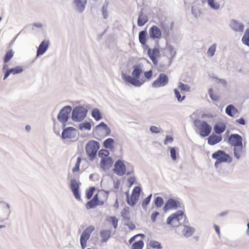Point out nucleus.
Here are the masks:
<instances>
[{"label":"nucleus","instance_id":"0e129e2a","mask_svg":"<svg viewBox=\"0 0 249 249\" xmlns=\"http://www.w3.org/2000/svg\"><path fill=\"white\" fill-rule=\"evenodd\" d=\"M112 224L114 228H116L117 227V224L118 220L115 217H112Z\"/></svg>","mask_w":249,"mask_h":249},{"label":"nucleus","instance_id":"5fc2aeb1","mask_svg":"<svg viewBox=\"0 0 249 249\" xmlns=\"http://www.w3.org/2000/svg\"><path fill=\"white\" fill-rule=\"evenodd\" d=\"M176 150L174 147H172L170 149V156L171 159L175 161L177 160V156H176Z\"/></svg>","mask_w":249,"mask_h":249},{"label":"nucleus","instance_id":"c85d7f7f","mask_svg":"<svg viewBox=\"0 0 249 249\" xmlns=\"http://www.w3.org/2000/svg\"><path fill=\"white\" fill-rule=\"evenodd\" d=\"M111 235V231L110 230H102L100 231V236L101 238V242L102 243L106 242L110 238Z\"/></svg>","mask_w":249,"mask_h":249},{"label":"nucleus","instance_id":"6ab92c4d","mask_svg":"<svg viewBox=\"0 0 249 249\" xmlns=\"http://www.w3.org/2000/svg\"><path fill=\"white\" fill-rule=\"evenodd\" d=\"M112 160L110 157L105 156L103 157L101 161V167L104 170H108L110 168L112 164Z\"/></svg>","mask_w":249,"mask_h":249},{"label":"nucleus","instance_id":"20e7f679","mask_svg":"<svg viewBox=\"0 0 249 249\" xmlns=\"http://www.w3.org/2000/svg\"><path fill=\"white\" fill-rule=\"evenodd\" d=\"M185 218L183 212L182 211H178L168 217L166 223L173 227H178L184 222Z\"/></svg>","mask_w":249,"mask_h":249},{"label":"nucleus","instance_id":"864d4df0","mask_svg":"<svg viewBox=\"0 0 249 249\" xmlns=\"http://www.w3.org/2000/svg\"><path fill=\"white\" fill-rule=\"evenodd\" d=\"M150 130L153 133H159L161 131V129L160 127L153 125L150 127Z\"/></svg>","mask_w":249,"mask_h":249},{"label":"nucleus","instance_id":"6e6552de","mask_svg":"<svg viewBox=\"0 0 249 249\" xmlns=\"http://www.w3.org/2000/svg\"><path fill=\"white\" fill-rule=\"evenodd\" d=\"M94 229V226H89L81 234L80 242L82 249H84L87 247V241L89 239L90 235Z\"/></svg>","mask_w":249,"mask_h":249},{"label":"nucleus","instance_id":"774afa93","mask_svg":"<svg viewBox=\"0 0 249 249\" xmlns=\"http://www.w3.org/2000/svg\"><path fill=\"white\" fill-rule=\"evenodd\" d=\"M213 228H214L215 231L218 234V235H219L220 234V228H219V226L216 224H214Z\"/></svg>","mask_w":249,"mask_h":249},{"label":"nucleus","instance_id":"a19ab883","mask_svg":"<svg viewBox=\"0 0 249 249\" xmlns=\"http://www.w3.org/2000/svg\"><path fill=\"white\" fill-rule=\"evenodd\" d=\"M149 245L153 249H161V246L160 245V244L156 241L151 240L150 241L149 243Z\"/></svg>","mask_w":249,"mask_h":249},{"label":"nucleus","instance_id":"0eeeda50","mask_svg":"<svg viewBox=\"0 0 249 249\" xmlns=\"http://www.w3.org/2000/svg\"><path fill=\"white\" fill-rule=\"evenodd\" d=\"M195 125L199 130V134L202 137L209 135L212 131L211 126L206 122L199 120L194 121Z\"/></svg>","mask_w":249,"mask_h":249},{"label":"nucleus","instance_id":"79ce46f5","mask_svg":"<svg viewBox=\"0 0 249 249\" xmlns=\"http://www.w3.org/2000/svg\"><path fill=\"white\" fill-rule=\"evenodd\" d=\"M178 87L179 89L184 91H189L191 89L188 85L184 84L182 82H179Z\"/></svg>","mask_w":249,"mask_h":249},{"label":"nucleus","instance_id":"ddd939ff","mask_svg":"<svg viewBox=\"0 0 249 249\" xmlns=\"http://www.w3.org/2000/svg\"><path fill=\"white\" fill-rule=\"evenodd\" d=\"M126 167L124 162L119 160L114 164V172L117 175L122 176L125 173Z\"/></svg>","mask_w":249,"mask_h":249},{"label":"nucleus","instance_id":"37998d69","mask_svg":"<svg viewBox=\"0 0 249 249\" xmlns=\"http://www.w3.org/2000/svg\"><path fill=\"white\" fill-rule=\"evenodd\" d=\"M166 49L170 53V57L171 59H173L176 54V52L174 50V47L172 45H168Z\"/></svg>","mask_w":249,"mask_h":249},{"label":"nucleus","instance_id":"a211bd4d","mask_svg":"<svg viewBox=\"0 0 249 249\" xmlns=\"http://www.w3.org/2000/svg\"><path fill=\"white\" fill-rule=\"evenodd\" d=\"M79 183L74 179H72L71 180V189L72 192L73 193L74 197L77 199H80V196L79 194Z\"/></svg>","mask_w":249,"mask_h":249},{"label":"nucleus","instance_id":"aec40b11","mask_svg":"<svg viewBox=\"0 0 249 249\" xmlns=\"http://www.w3.org/2000/svg\"><path fill=\"white\" fill-rule=\"evenodd\" d=\"M195 231L196 230L194 228L187 225L183 226L182 229V235L186 238H188L193 235Z\"/></svg>","mask_w":249,"mask_h":249},{"label":"nucleus","instance_id":"c756f323","mask_svg":"<svg viewBox=\"0 0 249 249\" xmlns=\"http://www.w3.org/2000/svg\"><path fill=\"white\" fill-rule=\"evenodd\" d=\"M213 129L216 134H221L226 129V125L223 123H219L215 124Z\"/></svg>","mask_w":249,"mask_h":249},{"label":"nucleus","instance_id":"8fccbe9b","mask_svg":"<svg viewBox=\"0 0 249 249\" xmlns=\"http://www.w3.org/2000/svg\"><path fill=\"white\" fill-rule=\"evenodd\" d=\"M107 4H105L102 7V15L105 19H106L108 17V10H107Z\"/></svg>","mask_w":249,"mask_h":249},{"label":"nucleus","instance_id":"338daca9","mask_svg":"<svg viewBox=\"0 0 249 249\" xmlns=\"http://www.w3.org/2000/svg\"><path fill=\"white\" fill-rule=\"evenodd\" d=\"M10 74H12V73L10 69L6 71L4 75L3 80H5Z\"/></svg>","mask_w":249,"mask_h":249},{"label":"nucleus","instance_id":"dca6fc26","mask_svg":"<svg viewBox=\"0 0 249 249\" xmlns=\"http://www.w3.org/2000/svg\"><path fill=\"white\" fill-rule=\"evenodd\" d=\"M10 213V206L9 204H6V206H3L0 208V219L1 221L7 220Z\"/></svg>","mask_w":249,"mask_h":249},{"label":"nucleus","instance_id":"4d7b16f0","mask_svg":"<svg viewBox=\"0 0 249 249\" xmlns=\"http://www.w3.org/2000/svg\"><path fill=\"white\" fill-rule=\"evenodd\" d=\"M141 188L139 186H136L132 191V194L140 196V193H141Z\"/></svg>","mask_w":249,"mask_h":249},{"label":"nucleus","instance_id":"13d9d810","mask_svg":"<svg viewBox=\"0 0 249 249\" xmlns=\"http://www.w3.org/2000/svg\"><path fill=\"white\" fill-rule=\"evenodd\" d=\"M95 190L94 187H91L87 193V197L88 199H90L93 196V192Z\"/></svg>","mask_w":249,"mask_h":249},{"label":"nucleus","instance_id":"58836bf2","mask_svg":"<svg viewBox=\"0 0 249 249\" xmlns=\"http://www.w3.org/2000/svg\"><path fill=\"white\" fill-rule=\"evenodd\" d=\"M79 128L81 130H90L91 128V126L89 122H84L79 124Z\"/></svg>","mask_w":249,"mask_h":249},{"label":"nucleus","instance_id":"ea45409f","mask_svg":"<svg viewBox=\"0 0 249 249\" xmlns=\"http://www.w3.org/2000/svg\"><path fill=\"white\" fill-rule=\"evenodd\" d=\"M154 203L157 209L160 208L163 204V200L161 197L158 196L155 198Z\"/></svg>","mask_w":249,"mask_h":249},{"label":"nucleus","instance_id":"bf43d9fd","mask_svg":"<svg viewBox=\"0 0 249 249\" xmlns=\"http://www.w3.org/2000/svg\"><path fill=\"white\" fill-rule=\"evenodd\" d=\"M173 141V138L172 137L169 135H167L166 136L165 139L164 140V144H167L168 143H171Z\"/></svg>","mask_w":249,"mask_h":249},{"label":"nucleus","instance_id":"4c0bfd02","mask_svg":"<svg viewBox=\"0 0 249 249\" xmlns=\"http://www.w3.org/2000/svg\"><path fill=\"white\" fill-rule=\"evenodd\" d=\"M216 44L215 43L213 44L211 46L207 51V55L210 57H212L214 56L215 52L216 51Z\"/></svg>","mask_w":249,"mask_h":249},{"label":"nucleus","instance_id":"5701e85b","mask_svg":"<svg viewBox=\"0 0 249 249\" xmlns=\"http://www.w3.org/2000/svg\"><path fill=\"white\" fill-rule=\"evenodd\" d=\"M243 146H235L232 149L233 155L236 160H239L243 154Z\"/></svg>","mask_w":249,"mask_h":249},{"label":"nucleus","instance_id":"e2e57ef3","mask_svg":"<svg viewBox=\"0 0 249 249\" xmlns=\"http://www.w3.org/2000/svg\"><path fill=\"white\" fill-rule=\"evenodd\" d=\"M43 27V24L41 23H35L33 24L32 30H34L35 28H42Z\"/></svg>","mask_w":249,"mask_h":249},{"label":"nucleus","instance_id":"2eb2a0df","mask_svg":"<svg viewBox=\"0 0 249 249\" xmlns=\"http://www.w3.org/2000/svg\"><path fill=\"white\" fill-rule=\"evenodd\" d=\"M230 26L235 32L242 33L244 29V25L238 20L231 19L230 21Z\"/></svg>","mask_w":249,"mask_h":249},{"label":"nucleus","instance_id":"7c9ffc66","mask_svg":"<svg viewBox=\"0 0 249 249\" xmlns=\"http://www.w3.org/2000/svg\"><path fill=\"white\" fill-rule=\"evenodd\" d=\"M225 111L228 115L233 117L238 112V110L233 105H230L226 107Z\"/></svg>","mask_w":249,"mask_h":249},{"label":"nucleus","instance_id":"1a4fd4ad","mask_svg":"<svg viewBox=\"0 0 249 249\" xmlns=\"http://www.w3.org/2000/svg\"><path fill=\"white\" fill-rule=\"evenodd\" d=\"M72 110L70 106L63 107L59 111L57 115L58 120L61 123L65 124L68 120L69 115Z\"/></svg>","mask_w":249,"mask_h":249},{"label":"nucleus","instance_id":"2f4dec72","mask_svg":"<svg viewBox=\"0 0 249 249\" xmlns=\"http://www.w3.org/2000/svg\"><path fill=\"white\" fill-rule=\"evenodd\" d=\"M139 40L141 44L145 45L146 41V32L145 30L142 31L139 34Z\"/></svg>","mask_w":249,"mask_h":249},{"label":"nucleus","instance_id":"9b49d317","mask_svg":"<svg viewBox=\"0 0 249 249\" xmlns=\"http://www.w3.org/2000/svg\"><path fill=\"white\" fill-rule=\"evenodd\" d=\"M147 53L148 56L152 60L153 64L155 66H157L158 64L157 58L159 57L160 55V50L156 47L151 49L149 47H148Z\"/></svg>","mask_w":249,"mask_h":249},{"label":"nucleus","instance_id":"c9c22d12","mask_svg":"<svg viewBox=\"0 0 249 249\" xmlns=\"http://www.w3.org/2000/svg\"><path fill=\"white\" fill-rule=\"evenodd\" d=\"M14 52L12 50L7 51L3 58L4 63H7L13 57Z\"/></svg>","mask_w":249,"mask_h":249},{"label":"nucleus","instance_id":"69168bd1","mask_svg":"<svg viewBox=\"0 0 249 249\" xmlns=\"http://www.w3.org/2000/svg\"><path fill=\"white\" fill-rule=\"evenodd\" d=\"M236 122L237 123L241 124L242 125H245L246 123L245 120L243 118H241L239 119L236 120Z\"/></svg>","mask_w":249,"mask_h":249},{"label":"nucleus","instance_id":"052dcab7","mask_svg":"<svg viewBox=\"0 0 249 249\" xmlns=\"http://www.w3.org/2000/svg\"><path fill=\"white\" fill-rule=\"evenodd\" d=\"M153 71L152 70H149L148 71L144 72V74L145 77L148 79H150L152 76Z\"/></svg>","mask_w":249,"mask_h":249},{"label":"nucleus","instance_id":"4be33fe9","mask_svg":"<svg viewBox=\"0 0 249 249\" xmlns=\"http://www.w3.org/2000/svg\"><path fill=\"white\" fill-rule=\"evenodd\" d=\"M178 207L177 201L173 198L169 199L165 203L163 209L164 212H167L171 209H176Z\"/></svg>","mask_w":249,"mask_h":249},{"label":"nucleus","instance_id":"c03bdc74","mask_svg":"<svg viewBox=\"0 0 249 249\" xmlns=\"http://www.w3.org/2000/svg\"><path fill=\"white\" fill-rule=\"evenodd\" d=\"M175 96L177 99L178 102H181L185 99V95L181 96L179 92L177 89H174V90Z\"/></svg>","mask_w":249,"mask_h":249},{"label":"nucleus","instance_id":"3c124183","mask_svg":"<svg viewBox=\"0 0 249 249\" xmlns=\"http://www.w3.org/2000/svg\"><path fill=\"white\" fill-rule=\"evenodd\" d=\"M97 204L98 203L94 200L92 199L87 203L86 207L88 209L94 208L97 205Z\"/></svg>","mask_w":249,"mask_h":249},{"label":"nucleus","instance_id":"72a5a7b5","mask_svg":"<svg viewBox=\"0 0 249 249\" xmlns=\"http://www.w3.org/2000/svg\"><path fill=\"white\" fill-rule=\"evenodd\" d=\"M243 43L249 47V29L246 30L244 36L242 38Z\"/></svg>","mask_w":249,"mask_h":249},{"label":"nucleus","instance_id":"603ef678","mask_svg":"<svg viewBox=\"0 0 249 249\" xmlns=\"http://www.w3.org/2000/svg\"><path fill=\"white\" fill-rule=\"evenodd\" d=\"M209 94L210 98L213 101H217L219 99V96L216 94H214L213 91L212 89H210L209 90Z\"/></svg>","mask_w":249,"mask_h":249},{"label":"nucleus","instance_id":"cd10ccee","mask_svg":"<svg viewBox=\"0 0 249 249\" xmlns=\"http://www.w3.org/2000/svg\"><path fill=\"white\" fill-rule=\"evenodd\" d=\"M139 197L138 196L132 194L130 198H129L128 193H126V201L129 205L134 206L138 201Z\"/></svg>","mask_w":249,"mask_h":249},{"label":"nucleus","instance_id":"49530a36","mask_svg":"<svg viewBox=\"0 0 249 249\" xmlns=\"http://www.w3.org/2000/svg\"><path fill=\"white\" fill-rule=\"evenodd\" d=\"M12 74L15 75L18 73H20L23 71V69L20 66H17L14 68L10 69Z\"/></svg>","mask_w":249,"mask_h":249},{"label":"nucleus","instance_id":"393cba45","mask_svg":"<svg viewBox=\"0 0 249 249\" xmlns=\"http://www.w3.org/2000/svg\"><path fill=\"white\" fill-rule=\"evenodd\" d=\"M148 21V18L146 15L144 14L142 11H141L137 21L138 25L140 27L144 25Z\"/></svg>","mask_w":249,"mask_h":249},{"label":"nucleus","instance_id":"4468645a","mask_svg":"<svg viewBox=\"0 0 249 249\" xmlns=\"http://www.w3.org/2000/svg\"><path fill=\"white\" fill-rule=\"evenodd\" d=\"M229 142L233 147L243 146L242 137L236 134H231L230 136Z\"/></svg>","mask_w":249,"mask_h":249},{"label":"nucleus","instance_id":"39448f33","mask_svg":"<svg viewBox=\"0 0 249 249\" xmlns=\"http://www.w3.org/2000/svg\"><path fill=\"white\" fill-rule=\"evenodd\" d=\"M99 148V143L96 141L90 140L87 143L85 150L90 160H93L95 158Z\"/></svg>","mask_w":249,"mask_h":249},{"label":"nucleus","instance_id":"f257e3e1","mask_svg":"<svg viewBox=\"0 0 249 249\" xmlns=\"http://www.w3.org/2000/svg\"><path fill=\"white\" fill-rule=\"evenodd\" d=\"M174 23L172 22L169 25L165 21H160L159 26L152 25L148 31V35L153 40H159L162 37L166 38L169 36L171 31L173 27Z\"/></svg>","mask_w":249,"mask_h":249},{"label":"nucleus","instance_id":"680f3d73","mask_svg":"<svg viewBox=\"0 0 249 249\" xmlns=\"http://www.w3.org/2000/svg\"><path fill=\"white\" fill-rule=\"evenodd\" d=\"M136 178L134 177H131L128 179V182L129 184V187H131L135 182Z\"/></svg>","mask_w":249,"mask_h":249},{"label":"nucleus","instance_id":"f704fd0d","mask_svg":"<svg viewBox=\"0 0 249 249\" xmlns=\"http://www.w3.org/2000/svg\"><path fill=\"white\" fill-rule=\"evenodd\" d=\"M91 115L96 121H99L102 119V115L100 110L97 108L92 109L91 111Z\"/></svg>","mask_w":249,"mask_h":249},{"label":"nucleus","instance_id":"b1692460","mask_svg":"<svg viewBox=\"0 0 249 249\" xmlns=\"http://www.w3.org/2000/svg\"><path fill=\"white\" fill-rule=\"evenodd\" d=\"M208 5L213 10H218L220 8L223 0H207Z\"/></svg>","mask_w":249,"mask_h":249},{"label":"nucleus","instance_id":"f03ea898","mask_svg":"<svg viewBox=\"0 0 249 249\" xmlns=\"http://www.w3.org/2000/svg\"><path fill=\"white\" fill-rule=\"evenodd\" d=\"M142 72V71L140 67L136 66L131 73L132 77L123 72L122 77L124 82L127 84H131L135 87H140L143 83V81L139 80Z\"/></svg>","mask_w":249,"mask_h":249},{"label":"nucleus","instance_id":"412c9836","mask_svg":"<svg viewBox=\"0 0 249 249\" xmlns=\"http://www.w3.org/2000/svg\"><path fill=\"white\" fill-rule=\"evenodd\" d=\"M87 0H74L73 4L76 10L82 12L85 8Z\"/></svg>","mask_w":249,"mask_h":249},{"label":"nucleus","instance_id":"473e14b6","mask_svg":"<svg viewBox=\"0 0 249 249\" xmlns=\"http://www.w3.org/2000/svg\"><path fill=\"white\" fill-rule=\"evenodd\" d=\"M97 128H102L105 130L107 135H109L111 133L110 128L104 122H101L100 124L96 126Z\"/></svg>","mask_w":249,"mask_h":249},{"label":"nucleus","instance_id":"a878e982","mask_svg":"<svg viewBox=\"0 0 249 249\" xmlns=\"http://www.w3.org/2000/svg\"><path fill=\"white\" fill-rule=\"evenodd\" d=\"M172 60L171 57L164 56L162 58V61L160 63L159 66L162 69L168 68L171 65Z\"/></svg>","mask_w":249,"mask_h":249},{"label":"nucleus","instance_id":"7ed1b4c3","mask_svg":"<svg viewBox=\"0 0 249 249\" xmlns=\"http://www.w3.org/2000/svg\"><path fill=\"white\" fill-rule=\"evenodd\" d=\"M212 157L213 159L216 160V161L214 163L215 168H218L221 163L226 162L231 163L232 161V157L221 150H219L213 153L212 155Z\"/></svg>","mask_w":249,"mask_h":249},{"label":"nucleus","instance_id":"6e6d98bb","mask_svg":"<svg viewBox=\"0 0 249 249\" xmlns=\"http://www.w3.org/2000/svg\"><path fill=\"white\" fill-rule=\"evenodd\" d=\"M159 215V212L158 211H154L151 215V219L153 222H155L157 217Z\"/></svg>","mask_w":249,"mask_h":249},{"label":"nucleus","instance_id":"09e8293b","mask_svg":"<svg viewBox=\"0 0 249 249\" xmlns=\"http://www.w3.org/2000/svg\"><path fill=\"white\" fill-rule=\"evenodd\" d=\"M81 161V158L80 157H78L77 159V161L75 163L74 167L73 168L72 171L73 173H75L79 171L80 164Z\"/></svg>","mask_w":249,"mask_h":249},{"label":"nucleus","instance_id":"f8f14e48","mask_svg":"<svg viewBox=\"0 0 249 249\" xmlns=\"http://www.w3.org/2000/svg\"><path fill=\"white\" fill-rule=\"evenodd\" d=\"M77 134L76 129L72 127H68L64 129L62 133L63 139L75 138Z\"/></svg>","mask_w":249,"mask_h":249},{"label":"nucleus","instance_id":"9d476101","mask_svg":"<svg viewBox=\"0 0 249 249\" xmlns=\"http://www.w3.org/2000/svg\"><path fill=\"white\" fill-rule=\"evenodd\" d=\"M168 76L164 73H160L158 78L153 83L152 86L155 88L164 87L168 83Z\"/></svg>","mask_w":249,"mask_h":249},{"label":"nucleus","instance_id":"e433bc0d","mask_svg":"<svg viewBox=\"0 0 249 249\" xmlns=\"http://www.w3.org/2000/svg\"><path fill=\"white\" fill-rule=\"evenodd\" d=\"M114 141L112 138H108L104 142V145L106 148L111 149L113 147Z\"/></svg>","mask_w":249,"mask_h":249},{"label":"nucleus","instance_id":"a18cd8bd","mask_svg":"<svg viewBox=\"0 0 249 249\" xmlns=\"http://www.w3.org/2000/svg\"><path fill=\"white\" fill-rule=\"evenodd\" d=\"M152 195L150 194L146 198H145L142 203V207L144 209H146L147 208V206L150 203L151 199L152 198Z\"/></svg>","mask_w":249,"mask_h":249},{"label":"nucleus","instance_id":"423d86ee","mask_svg":"<svg viewBox=\"0 0 249 249\" xmlns=\"http://www.w3.org/2000/svg\"><path fill=\"white\" fill-rule=\"evenodd\" d=\"M72 111L71 119L76 122L82 121L87 116L88 110L83 106L75 107Z\"/></svg>","mask_w":249,"mask_h":249},{"label":"nucleus","instance_id":"f3484780","mask_svg":"<svg viewBox=\"0 0 249 249\" xmlns=\"http://www.w3.org/2000/svg\"><path fill=\"white\" fill-rule=\"evenodd\" d=\"M49 45V40H43L39 45L36 51V57L42 55L47 50Z\"/></svg>","mask_w":249,"mask_h":249},{"label":"nucleus","instance_id":"bb28decb","mask_svg":"<svg viewBox=\"0 0 249 249\" xmlns=\"http://www.w3.org/2000/svg\"><path fill=\"white\" fill-rule=\"evenodd\" d=\"M222 138L221 136L212 135L208 139V142L211 145L217 144L222 141Z\"/></svg>","mask_w":249,"mask_h":249},{"label":"nucleus","instance_id":"de8ad7c7","mask_svg":"<svg viewBox=\"0 0 249 249\" xmlns=\"http://www.w3.org/2000/svg\"><path fill=\"white\" fill-rule=\"evenodd\" d=\"M143 246V242L140 240L134 243L132 246V249H142Z\"/></svg>","mask_w":249,"mask_h":249}]
</instances>
